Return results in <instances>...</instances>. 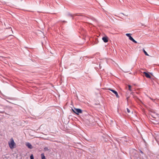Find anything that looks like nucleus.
<instances>
[{
    "mask_svg": "<svg viewBox=\"0 0 159 159\" xmlns=\"http://www.w3.org/2000/svg\"><path fill=\"white\" fill-rule=\"evenodd\" d=\"M8 145L11 149H12L15 147L16 144L13 138L10 139V141L8 142Z\"/></svg>",
    "mask_w": 159,
    "mask_h": 159,
    "instance_id": "obj_1",
    "label": "nucleus"
},
{
    "mask_svg": "<svg viewBox=\"0 0 159 159\" xmlns=\"http://www.w3.org/2000/svg\"><path fill=\"white\" fill-rule=\"evenodd\" d=\"M72 110L74 113L77 115H79L80 113H82V111L80 109L74 108V109H72Z\"/></svg>",
    "mask_w": 159,
    "mask_h": 159,
    "instance_id": "obj_2",
    "label": "nucleus"
},
{
    "mask_svg": "<svg viewBox=\"0 0 159 159\" xmlns=\"http://www.w3.org/2000/svg\"><path fill=\"white\" fill-rule=\"evenodd\" d=\"M108 90L111 91L113 93H114L116 95V97L117 98H119V96L117 92L116 91H115L114 90H113V89H108Z\"/></svg>",
    "mask_w": 159,
    "mask_h": 159,
    "instance_id": "obj_3",
    "label": "nucleus"
},
{
    "mask_svg": "<svg viewBox=\"0 0 159 159\" xmlns=\"http://www.w3.org/2000/svg\"><path fill=\"white\" fill-rule=\"evenodd\" d=\"M108 37L107 36L103 37L102 39L105 43H107L108 41Z\"/></svg>",
    "mask_w": 159,
    "mask_h": 159,
    "instance_id": "obj_4",
    "label": "nucleus"
},
{
    "mask_svg": "<svg viewBox=\"0 0 159 159\" xmlns=\"http://www.w3.org/2000/svg\"><path fill=\"white\" fill-rule=\"evenodd\" d=\"M25 145L27 147L30 149H32L33 148L32 145L29 143H26Z\"/></svg>",
    "mask_w": 159,
    "mask_h": 159,
    "instance_id": "obj_5",
    "label": "nucleus"
},
{
    "mask_svg": "<svg viewBox=\"0 0 159 159\" xmlns=\"http://www.w3.org/2000/svg\"><path fill=\"white\" fill-rule=\"evenodd\" d=\"M143 74H144L145 76L147 78H150L151 77L149 74L147 72H143Z\"/></svg>",
    "mask_w": 159,
    "mask_h": 159,
    "instance_id": "obj_6",
    "label": "nucleus"
},
{
    "mask_svg": "<svg viewBox=\"0 0 159 159\" xmlns=\"http://www.w3.org/2000/svg\"><path fill=\"white\" fill-rule=\"evenodd\" d=\"M129 39L135 43H137V42L131 36H130L129 38Z\"/></svg>",
    "mask_w": 159,
    "mask_h": 159,
    "instance_id": "obj_7",
    "label": "nucleus"
},
{
    "mask_svg": "<svg viewBox=\"0 0 159 159\" xmlns=\"http://www.w3.org/2000/svg\"><path fill=\"white\" fill-rule=\"evenodd\" d=\"M149 98L151 99V100H152L153 102H158V101H159V100H158V99H153L152 98H151V97H149Z\"/></svg>",
    "mask_w": 159,
    "mask_h": 159,
    "instance_id": "obj_8",
    "label": "nucleus"
},
{
    "mask_svg": "<svg viewBox=\"0 0 159 159\" xmlns=\"http://www.w3.org/2000/svg\"><path fill=\"white\" fill-rule=\"evenodd\" d=\"M41 157L42 159H46L43 153L41 154Z\"/></svg>",
    "mask_w": 159,
    "mask_h": 159,
    "instance_id": "obj_9",
    "label": "nucleus"
},
{
    "mask_svg": "<svg viewBox=\"0 0 159 159\" xmlns=\"http://www.w3.org/2000/svg\"><path fill=\"white\" fill-rule=\"evenodd\" d=\"M143 51L146 55L148 56H149V55L148 54L147 52L144 49H143Z\"/></svg>",
    "mask_w": 159,
    "mask_h": 159,
    "instance_id": "obj_10",
    "label": "nucleus"
},
{
    "mask_svg": "<svg viewBox=\"0 0 159 159\" xmlns=\"http://www.w3.org/2000/svg\"><path fill=\"white\" fill-rule=\"evenodd\" d=\"M128 87H129V90L130 91H131L132 90L131 89V86L130 85H128Z\"/></svg>",
    "mask_w": 159,
    "mask_h": 159,
    "instance_id": "obj_11",
    "label": "nucleus"
},
{
    "mask_svg": "<svg viewBox=\"0 0 159 159\" xmlns=\"http://www.w3.org/2000/svg\"><path fill=\"white\" fill-rule=\"evenodd\" d=\"M30 159H34V157L33 155H31L30 157Z\"/></svg>",
    "mask_w": 159,
    "mask_h": 159,
    "instance_id": "obj_12",
    "label": "nucleus"
},
{
    "mask_svg": "<svg viewBox=\"0 0 159 159\" xmlns=\"http://www.w3.org/2000/svg\"><path fill=\"white\" fill-rule=\"evenodd\" d=\"M127 111L128 113H129L130 112V111L129 108H127Z\"/></svg>",
    "mask_w": 159,
    "mask_h": 159,
    "instance_id": "obj_13",
    "label": "nucleus"
},
{
    "mask_svg": "<svg viewBox=\"0 0 159 159\" xmlns=\"http://www.w3.org/2000/svg\"><path fill=\"white\" fill-rule=\"evenodd\" d=\"M130 35V34H126V35L129 38L130 36H131Z\"/></svg>",
    "mask_w": 159,
    "mask_h": 159,
    "instance_id": "obj_14",
    "label": "nucleus"
},
{
    "mask_svg": "<svg viewBox=\"0 0 159 159\" xmlns=\"http://www.w3.org/2000/svg\"><path fill=\"white\" fill-rule=\"evenodd\" d=\"M0 58H3L4 57L2 56L0 57Z\"/></svg>",
    "mask_w": 159,
    "mask_h": 159,
    "instance_id": "obj_15",
    "label": "nucleus"
}]
</instances>
